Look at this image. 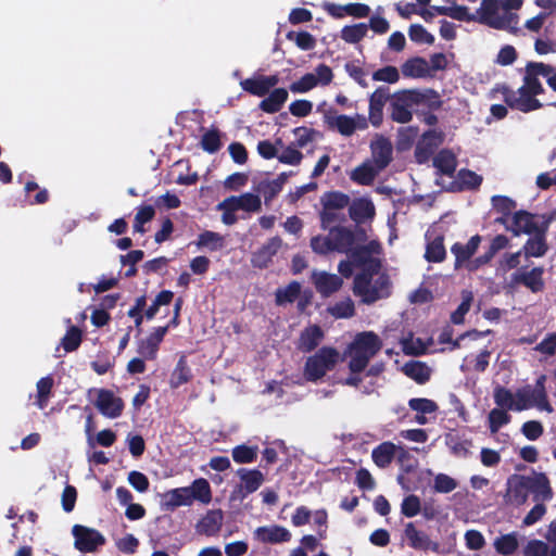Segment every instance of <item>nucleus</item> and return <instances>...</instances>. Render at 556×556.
<instances>
[{
	"label": "nucleus",
	"mask_w": 556,
	"mask_h": 556,
	"mask_svg": "<svg viewBox=\"0 0 556 556\" xmlns=\"http://www.w3.org/2000/svg\"><path fill=\"white\" fill-rule=\"evenodd\" d=\"M540 77L545 78L548 86L556 91V72L543 63H530L526 67L523 85L517 90H511L506 86L497 88L506 102L513 109L521 112H530L541 108V103L535 97L543 92Z\"/></svg>",
	"instance_id": "f257e3e1"
},
{
	"label": "nucleus",
	"mask_w": 556,
	"mask_h": 556,
	"mask_svg": "<svg viewBox=\"0 0 556 556\" xmlns=\"http://www.w3.org/2000/svg\"><path fill=\"white\" fill-rule=\"evenodd\" d=\"M523 0H482L477 10V21L495 29L515 31L518 28V10Z\"/></svg>",
	"instance_id": "f03ea898"
},
{
	"label": "nucleus",
	"mask_w": 556,
	"mask_h": 556,
	"mask_svg": "<svg viewBox=\"0 0 556 556\" xmlns=\"http://www.w3.org/2000/svg\"><path fill=\"white\" fill-rule=\"evenodd\" d=\"M390 290V279L380 262L375 257L370 258L365 263L363 273L355 278V294L361 296L364 303L370 304L389 296Z\"/></svg>",
	"instance_id": "7ed1b4c3"
},
{
	"label": "nucleus",
	"mask_w": 556,
	"mask_h": 556,
	"mask_svg": "<svg viewBox=\"0 0 556 556\" xmlns=\"http://www.w3.org/2000/svg\"><path fill=\"white\" fill-rule=\"evenodd\" d=\"M382 342L372 331L358 333L349 345L345 355L350 358L349 368L352 374L363 371L369 361L380 351Z\"/></svg>",
	"instance_id": "20e7f679"
},
{
	"label": "nucleus",
	"mask_w": 556,
	"mask_h": 556,
	"mask_svg": "<svg viewBox=\"0 0 556 556\" xmlns=\"http://www.w3.org/2000/svg\"><path fill=\"white\" fill-rule=\"evenodd\" d=\"M490 331L478 332L470 331L460 336L454 343V348H468L477 349L479 353L472 359V355H467L462 365L463 370H468L471 367L477 371H484L489 365L490 351L488 337Z\"/></svg>",
	"instance_id": "39448f33"
},
{
	"label": "nucleus",
	"mask_w": 556,
	"mask_h": 556,
	"mask_svg": "<svg viewBox=\"0 0 556 556\" xmlns=\"http://www.w3.org/2000/svg\"><path fill=\"white\" fill-rule=\"evenodd\" d=\"M262 206L260 195L247 192L240 195H231L217 204V210L222 211V222L225 225H232L237 222L235 213L243 211L248 213L258 212Z\"/></svg>",
	"instance_id": "423d86ee"
},
{
	"label": "nucleus",
	"mask_w": 556,
	"mask_h": 556,
	"mask_svg": "<svg viewBox=\"0 0 556 556\" xmlns=\"http://www.w3.org/2000/svg\"><path fill=\"white\" fill-rule=\"evenodd\" d=\"M426 100V96L419 90L409 89L395 92L391 97V117L397 123H408L413 116V110Z\"/></svg>",
	"instance_id": "0eeeda50"
},
{
	"label": "nucleus",
	"mask_w": 556,
	"mask_h": 556,
	"mask_svg": "<svg viewBox=\"0 0 556 556\" xmlns=\"http://www.w3.org/2000/svg\"><path fill=\"white\" fill-rule=\"evenodd\" d=\"M551 219L545 215L532 214L527 211H518L513 214L509 225L506 229L511 231L515 236L546 232Z\"/></svg>",
	"instance_id": "6e6552de"
},
{
	"label": "nucleus",
	"mask_w": 556,
	"mask_h": 556,
	"mask_svg": "<svg viewBox=\"0 0 556 556\" xmlns=\"http://www.w3.org/2000/svg\"><path fill=\"white\" fill-rule=\"evenodd\" d=\"M340 359L339 352L333 348H323L309 356L304 366V378L308 381H317L327 371L334 368Z\"/></svg>",
	"instance_id": "1a4fd4ad"
},
{
	"label": "nucleus",
	"mask_w": 556,
	"mask_h": 556,
	"mask_svg": "<svg viewBox=\"0 0 556 556\" xmlns=\"http://www.w3.org/2000/svg\"><path fill=\"white\" fill-rule=\"evenodd\" d=\"M334 78L333 71L327 64L320 63L313 71L305 73L291 83L289 89L292 93H307L315 88L329 86Z\"/></svg>",
	"instance_id": "9d476101"
},
{
	"label": "nucleus",
	"mask_w": 556,
	"mask_h": 556,
	"mask_svg": "<svg viewBox=\"0 0 556 556\" xmlns=\"http://www.w3.org/2000/svg\"><path fill=\"white\" fill-rule=\"evenodd\" d=\"M325 123L329 128L337 130L342 136H352L357 129L364 130L367 128V119L364 115L356 114L348 116L337 114L332 110H328L324 114Z\"/></svg>",
	"instance_id": "9b49d317"
},
{
	"label": "nucleus",
	"mask_w": 556,
	"mask_h": 556,
	"mask_svg": "<svg viewBox=\"0 0 556 556\" xmlns=\"http://www.w3.org/2000/svg\"><path fill=\"white\" fill-rule=\"evenodd\" d=\"M89 394H94L93 404L104 417L114 419L121 416L124 408V402L112 391L97 389L90 391Z\"/></svg>",
	"instance_id": "f8f14e48"
},
{
	"label": "nucleus",
	"mask_w": 556,
	"mask_h": 556,
	"mask_svg": "<svg viewBox=\"0 0 556 556\" xmlns=\"http://www.w3.org/2000/svg\"><path fill=\"white\" fill-rule=\"evenodd\" d=\"M74 546L81 553H93L105 543V538L96 529L75 525L72 529Z\"/></svg>",
	"instance_id": "ddd939ff"
},
{
	"label": "nucleus",
	"mask_w": 556,
	"mask_h": 556,
	"mask_svg": "<svg viewBox=\"0 0 556 556\" xmlns=\"http://www.w3.org/2000/svg\"><path fill=\"white\" fill-rule=\"evenodd\" d=\"M403 540L410 548L416 551L441 553L440 544L432 541L425 531L418 529L413 522L405 525Z\"/></svg>",
	"instance_id": "4468645a"
},
{
	"label": "nucleus",
	"mask_w": 556,
	"mask_h": 556,
	"mask_svg": "<svg viewBox=\"0 0 556 556\" xmlns=\"http://www.w3.org/2000/svg\"><path fill=\"white\" fill-rule=\"evenodd\" d=\"M240 484L231 492L230 500H243L248 494L255 492L264 482V475L256 469L241 468L237 471Z\"/></svg>",
	"instance_id": "2eb2a0df"
},
{
	"label": "nucleus",
	"mask_w": 556,
	"mask_h": 556,
	"mask_svg": "<svg viewBox=\"0 0 556 556\" xmlns=\"http://www.w3.org/2000/svg\"><path fill=\"white\" fill-rule=\"evenodd\" d=\"M520 412L536 407L540 410L552 414L553 406L548 402L547 394L539 393L532 386H525L517 390Z\"/></svg>",
	"instance_id": "dca6fc26"
},
{
	"label": "nucleus",
	"mask_w": 556,
	"mask_h": 556,
	"mask_svg": "<svg viewBox=\"0 0 556 556\" xmlns=\"http://www.w3.org/2000/svg\"><path fill=\"white\" fill-rule=\"evenodd\" d=\"M334 251L353 252L354 256H358L359 247L357 241L361 240L363 233H355L345 228H336L331 230Z\"/></svg>",
	"instance_id": "f3484780"
},
{
	"label": "nucleus",
	"mask_w": 556,
	"mask_h": 556,
	"mask_svg": "<svg viewBox=\"0 0 556 556\" xmlns=\"http://www.w3.org/2000/svg\"><path fill=\"white\" fill-rule=\"evenodd\" d=\"M370 149L371 159L369 161L382 170L392 160V143L388 139L377 136L371 141Z\"/></svg>",
	"instance_id": "a211bd4d"
},
{
	"label": "nucleus",
	"mask_w": 556,
	"mask_h": 556,
	"mask_svg": "<svg viewBox=\"0 0 556 556\" xmlns=\"http://www.w3.org/2000/svg\"><path fill=\"white\" fill-rule=\"evenodd\" d=\"M279 83L277 75L270 76H257L253 78H247L240 83L241 88L244 91L250 92L253 96L264 97L269 90Z\"/></svg>",
	"instance_id": "6ab92c4d"
},
{
	"label": "nucleus",
	"mask_w": 556,
	"mask_h": 556,
	"mask_svg": "<svg viewBox=\"0 0 556 556\" xmlns=\"http://www.w3.org/2000/svg\"><path fill=\"white\" fill-rule=\"evenodd\" d=\"M254 538L262 543L277 544L289 542L291 540V533L285 527L271 525L255 529Z\"/></svg>",
	"instance_id": "aec40b11"
},
{
	"label": "nucleus",
	"mask_w": 556,
	"mask_h": 556,
	"mask_svg": "<svg viewBox=\"0 0 556 556\" xmlns=\"http://www.w3.org/2000/svg\"><path fill=\"white\" fill-rule=\"evenodd\" d=\"M507 498L516 505L523 504L528 498L529 477L514 476L507 482Z\"/></svg>",
	"instance_id": "412c9836"
},
{
	"label": "nucleus",
	"mask_w": 556,
	"mask_h": 556,
	"mask_svg": "<svg viewBox=\"0 0 556 556\" xmlns=\"http://www.w3.org/2000/svg\"><path fill=\"white\" fill-rule=\"evenodd\" d=\"M168 330L167 326L156 328L148 338L138 343V353L146 359H154L159 345Z\"/></svg>",
	"instance_id": "4be33fe9"
},
{
	"label": "nucleus",
	"mask_w": 556,
	"mask_h": 556,
	"mask_svg": "<svg viewBox=\"0 0 556 556\" xmlns=\"http://www.w3.org/2000/svg\"><path fill=\"white\" fill-rule=\"evenodd\" d=\"M312 280L316 290L325 296L330 295L342 287V279L339 276L326 271H314Z\"/></svg>",
	"instance_id": "5701e85b"
},
{
	"label": "nucleus",
	"mask_w": 556,
	"mask_h": 556,
	"mask_svg": "<svg viewBox=\"0 0 556 556\" xmlns=\"http://www.w3.org/2000/svg\"><path fill=\"white\" fill-rule=\"evenodd\" d=\"M282 245V241L280 238H271L266 242L258 251H256L252 256V264L258 268L267 267L273 257L278 253Z\"/></svg>",
	"instance_id": "b1692460"
},
{
	"label": "nucleus",
	"mask_w": 556,
	"mask_h": 556,
	"mask_svg": "<svg viewBox=\"0 0 556 556\" xmlns=\"http://www.w3.org/2000/svg\"><path fill=\"white\" fill-rule=\"evenodd\" d=\"M529 491L533 494V498L536 502L549 501L553 496L549 480L542 472L529 477Z\"/></svg>",
	"instance_id": "393cba45"
},
{
	"label": "nucleus",
	"mask_w": 556,
	"mask_h": 556,
	"mask_svg": "<svg viewBox=\"0 0 556 556\" xmlns=\"http://www.w3.org/2000/svg\"><path fill=\"white\" fill-rule=\"evenodd\" d=\"M408 406L416 413L415 421L419 425L429 422L428 415H433L438 410V404L429 399L416 397L408 401Z\"/></svg>",
	"instance_id": "a878e982"
},
{
	"label": "nucleus",
	"mask_w": 556,
	"mask_h": 556,
	"mask_svg": "<svg viewBox=\"0 0 556 556\" xmlns=\"http://www.w3.org/2000/svg\"><path fill=\"white\" fill-rule=\"evenodd\" d=\"M223 513L219 509L208 510L197 523V531L207 536L215 535L223 525Z\"/></svg>",
	"instance_id": "bb28decb"
},
{
	"label": "nucleus",
	"mask_w": 556,
	"mask_h": 556,
	"mask_svg": "<svg viewBox=\"0 0 556 556\" xmlns=\"http://www.w3.org/2000/svg\"><path fill=\"white\" fill-rule=\"evenodd\" d=\"M189 497L190 504L199 502L203 505H207L212 501V490L208 481L204 478L195 479L190 485L185 486Z\"/></svg>",
	"instance_id": "cd10ccee"
},
{
	"label": "nucleus",
	"mask_w": 556,
	"mask_h": 556,
	"mask_svg": "<svg viewBox=\"0 0 556 556\" xmlns=\"http://www.w3.org/2000/svg\"><path fill=\"white\" fill-rule=\"evenodd\" d=\"M543 268L534 267L530 270H518L514 274L513 280L522 283L533 292H538L543 288Z\"/></svg>",
	"instance_id": "c85d7f7f"
},
{
	"label": "nucleus",
	"mask_w": 556,
	"mask_h": 556,
	"mask_svg": "<svg viewBox=\"0 0 556 556\" xmlns=\"http://www.w3.org/2000/svg\"><path fill=\"white\" fill-rule=\"evenodd\" d=\"M161 505L166 510H174L180 506H191L190 497L185 486L176 488L162 494Z\"/></svg>",
	"instance_id": "c756f323"
},
{
	"label": "nucleus",
	"mask_w": 556,
	"mask_h": 556,
	"mask_svg": "<svg viewBox=\"0 0 556 556\" xmlns=\"http://www.w3.org/2000/svg\"><path fill=\"white\" fill-rule=\"evenodd\" d=\"M402 74L408 78H425L430 76V66L427 60L416 56L408 59L401 66Z\"/></svg>",
	"instance_id": "7c9ffc66"
},
{
	"label": "nucleus",
	"mask_w": 556,
	"mask_h": 556,
	"mask_svg": "<svg viewBox=\"0 0 556 556\" xmlns=\"http://www.w3.org/2000/svg\"><path fill=\"white\" fill-rule=\"evenodd\" d=\"M493 399L497 407L505 410L520 412L519 400L517 391L513 392L509 389L497 386L493 392Z\"/></svg>",
	"instance_id": "2f4dec72"
},
{
	"label": "nucleus",
	"mask_w": 556,
	"mask_h": 556,
	"mask_svg": "<svg viewBox=\"0 0 556 556\" xmlns=\"http://www.w3.org/2000/svg\"><path fill=\"white\" fill-rule=\"evenodd\" d=\"M548 245L546 242V232H540L529 238L523 244L521 251L526 258L542 257L546 254Z\"/></svg>",
	"instance_id": "473e14b6"
},
{
	"label": "nucleus",
	"mask_w": 556,
	"mask_h": 556,
	"mask_svg": "<svg viewBox=\"0 0 556 556\" xmlns=\"http://www.w3.org/2000/svg\"><path fill=\"white\" fill-rule=\"evenodd\" d=\"M288 90L285 88L274 89L265 99L260 102V109L266 113L273 114L283 106L288 100Z\"/></svg>",
	"instance_id": "72a5a7b5"
},
{
	"label": "nucleus",
	"mask_w": 556,
	"mask_h": 556,
	"mask_svg": "<svg viewBox=\"0 0 556 556\" xmlns=\"http://www.w3.org/2000/svg\"><path fill=\"white\" fill-rule=\"evenodd\" d=\"M380 172L370 161H366L351 172L350 178L359 185H370Z\"/></svg>",
	"instance_id": "f704fd0d"
},
{
	"label": "nucleus",
	"mask_w": 556,
	"mask_h": 556,
	"mask_svg": "<svg viewBox=\"0 0 556 556\" xmlns=\"http://www.w3.org/2000/svg\"><path fill=\"white\" fill-rule=\"evenodd\" d=\"M397 446L392 442H383L372 450L371 458L374 463L380 467H388L396 453Z\"/></svg>",
	"instance_id": "c9c22d12"
},
{
	"label": "nucleus",
	"mask_w": 556,
	"mask_h": 556,
	"mask_svg": "<svg viewBox=\"0 0 556 556\" xmlns=\"http://www.w3.org/2000/svg\"><path fill=\"white\" fill-rule=\"evenodd\" d=\"M402 371L419 384L426 383L431 376V369L425 363L418 361L404 364Z\"/></svg>",
	"instance_id": "e433bc0d"
},
{
	"label": "nucleus",
	"mask_w": 556,
	"mask_h": 556,
	"mask_svg": "<svg viewBox=\"0 0 556 556\" xmlns=\"http://www.w3.org/2000/svg\"><path fill=\"white\" fill-rule=\"evenodd\" d=\"M481 242L479 236H473L466 244L456 243L452 247V253L456 257V267L467 262L478 250Z\"/></svg>",
	"instance_id": "4c0bfd02"
},
{
	"label": "nucleus",
	"mask_w": 556,
	"mask_h": 556,
	"mask_svg": "<svg viewBox=\"0 0 556 556\" xmlns=\"http://www.w3.org/2000/svg\"><path fill=\"white\" fill-rule=\"evenodd\" d=\"M388 96L382 89H377L369 99V119L374 126H379L382 121V110Z\"/></svg>",
	"instance_id": "58836bf2"
},
{
	"label": "nucleus",
	"mask_w": 556,
	"mask_h": 556,
	"mask_svg": "<svg viewBox=\"0 0 556 556\" xmlns=\"http://www.w3.org/2000/svg\"><path fill=\"white\" fill-rule=\"evenodd\" d=\"M350 215L356 222H364L374 217L375 206L368 199H357L350 206Z\"/></svg>",
	"instance_id": "ea45409f"
},
{
	"label": "nucleus",
	"mask_w": 556,
	"mask_h": 556,
	"mask_svg": "<svg viewBox=\"0 0 556 556\" xmlns=\"http://www.w3.org/2000/svg\"><path fill=\"white\" fill-rule=\"evenodd\" d=\"M508 245H509V239L504 235H497L491 241L489 252L484 256L476 260L475 262L468 263L467 264L468 269H470V270L476 269L478 267V263L479 264L488 263L498 251L508 248Z\"/></svg>",
	"instance_id": "a19ab883"
},
{
	"label": "nucleus",
	"mask_w": 556,
	"mask_h": 556,
	"mask_svg": "<svg viewBox=\"0 0 556 556\" xmlns=\"http://www.w3.org/2000/svg\"><path fill=\"white\" fill-rule=\"evenodd\" d=\"M433 165L440 173L452 175L456 168V156L448 150H442L433 159Z\"/></svg>",
	"instance_id": "79ce46f5"
},
{
	"label": "nucleus",
	"mask_w": 556,
	"mask_h": 556,
	"mask_svg": "<svg viewBox=\"0 0 556 556\" xmlns=\"http://www.w3.org/2000/svg\"><path fill=\"white\" fill-rule=\"evenodd\" d=\"M511 420V416L507 410L502 409L500 407H495L490 410L488 415V427L491 435H494L498 432V430L508 425Z\"/></svg>",
	"instance_id": "37998d69"
},
{
	"label": "nucleus",
	"mask_w": 556,
	"mask_h": 556,
	"mask_svg": "<svg viewBox=\"0 0 556 556\" xmlns=\"http://www.w3.org/2000/svg\"><path fill=\"white\" fill-rule=\"evenodd\" d=\"M323 339V331L317 326H309L300 337L299 346L304 351H311L318 345Z\"/></svg>",
	"instance_id": "c03bdc74"
},
{
	"label": "nucleus",
	"mask_w": 556,
	"mask_h": 556,
	"mask_svg": "<svg viewBox=\"0 0 556 556\" xmlns=\"http://www.w3.org/2000/svg\"><path fill=\"white\" fill-rule=\"evenodd\" d=\"M493 545L497 553L507 556L516 552L519 542L516 533H508L496 538Z\"/></svg>",
	"instance_id": "a18cd8bd"
},
{
	"label": "nucleus",
	"mask_w": 556,
	"mask_h": 556,
	"mask_svg": "<svg viewBox=\"0 0 556 556\" xmlns=\"http://www.w3.org/2000/svg\"><path fill=\"white\" fill-rule=\"evenodd\" d=\"M197 245L199 248H206L210 251H217L225 247V239L222 235L207 230L199 236Z\"/></svg>",
	"instance_id": "49530a36"
},
{
	"label": "nucleus",
	"mask_w": 556,
	"mask_h": 556,
	"mask_svg": "<svg viewBox=\"0 0 556 556\" xmlns=\"http://www.w3.org/2000/svg\"><path fill=\"white\" fill-rule=\"evenodd\" d=\"M462 302L455 312L451 315V320L455 325H460L464 323L465 315L469 312L471 304L473 302V293L469 290L462 291Z\"/></svg>",
	"instance_id": "de8ad7c7"
},
{
	"label": "nucleus",
	"mask_w": 556,
	"mask_h": 556,
	"mask_svg": "<svg viewBox=\"0 0 556 556\" xmlns=\"http://www.w3.org/2000/svg\"><path fill=\"white\" fill-rule=\"evenodd\" d=\"M321 203L325 211L330 208H342L349 204V197L341 192H328L321 197ZM327 212L323 213V219L325 220Z\"/></svg>",
	"instance_id": "09e8293b"
},
{
	"label": "nucleus",
	"mask_w": 556,
	"mask_h": 556,
	"mask_svg": "<svg viewBox=\"0 0 556 556\" xmlns=\"http://www.w3.org/2000/svg\"><path fill=\"white\" fill-rule=\"evenodd\" d=\"M258 453L257 446L238 445L232 450V458L238 464L252 463Z\"/></svg>",
	"instance_id": "8fccbe9b"
},
{
	"label": "nucleus",
	"mask_w": 556,
	"mask_h": 556,
	"mask_svg": "<svg viewBox=\"0 0 556 556\" xmlns=\"http://www.w3.org/2000/svg\"><path fill=\"white\" fill-rule=\"evenodd\" d=\"M189 379H190V369L187 366L185 358L181 357L178 361V363L172 374L170 386L173 388H178L179 386L187 383L189 381Z\"/></svg>",
	"instance_id": "3c124183"
},
{
	"label": "nucleus",
	"mask_w": 556,
	"mask_h": 556,
	"mask_svg": "<svg viewBox=\"0 0 556 556\" xmlns=\"http://www.w3.org/2000/svg\"><path fill=\"white\" fill-rule=\"evenodd\" d=\"M408 36L416 43L432 45L434 42V36L420 24H412L408 28Z\"/></svg>",
	"instance_id": "603ef678"
},
{
	"label": "nucleus",
	"mask_w": 556,
	"mask_h": 556,
	"mask_svg": "<svg viewBox=\"0 0 556 556\" xmlns=\"http://www.w3.org/2000/svg\"><path fill=\"white\" fill-rule=\"evenodd\" d=\"M367 25L364 23L346 26L342 29L341 37L344 41L355 43L365 37Z\"/></svg>",
	"instance_id": "864d4df0"
},
{
	"label": "nucleus",
	"mask_w": 556,
	"mask_h": 556,
	"mask_svg": "<svg viewBox=\"0 0 556 556\" xmlns=\"http://www.w3.org/2000/svg\"><path fill=\"white\" fill-rule=\"evenodd\" d=\"M401 344L403 351L409 355H419L427 350V344L421 339L415 338L414 336L404 338Z\"/></svg>",
	"instance_id": "5fc2aeb1"
},
{
	"label": "nucleus",
	"mask_w": 556,
	"mask_h": 556,
	"mask_svg": "<svg viewBox=\"0 0 556 556\" xmlns=\"http://www.w3.org/2000/svg\"><path fill=\"white\" fill-rule=\"evenodd\" d=\"M457 485V481L445 473H438L433 480V489L438 493H450L454 491Z\"/></svg>",
	"instance_id": "6e6d98bb"
},
{
	"label": "nucleus",
	"mask_w": 556,
	"mask_h": 556,
	"mask_svg": "<svg viewBox=\"0 0 556 556\" xmlns=\"http://www.w3.org/2000/svg\"><path fill=\"white\" fill-rule=\"evenodd\" d=\"M445 257V249L442 238H435L427 245L426 258L429 262H441Z\"/></svg>",
	"instance_id": "4d7b16f0"
},
{
	"label": "nucleus",
	"mask_w": 556,
	"mask_h": 556,
	"mask_svg": "<svg viewBox=\"0 0 556 556\" xmlns=\"http://www.w3.org/2000/svg\"><path fill=\"white\" fill-rule=\"evenodd\" d=\"M287 38L301 49V50H311L315 47L314 37L307 31H290L287 35Z\"/></svg>",
	"instance_id": "13d9d810"
},
{
	"label": "nucleus",
	"mask_w": 556,
	"mask_h": 556,
	"mask_svg": "<svg viewBox=\"0 0 556 556\" xmlns=\"http://www.w3.org/2000/svg\"><path fill=\"white\" fill-rule=\"evenodd\" d=\"M311 247L314 252L319 254H326L330 251H334L331 231L328 236H316L312 238Z\"/></svg>",
	"instance_id": "bf43d9fd"
},
{
	"label": "nucleus",
	"mask_w": 556,
	"mask_h": 556,
	"mask_svg": "<svg viewBox=\"0 0 556 556\" xmlns=\"http://www.w3.org/2000/svg\"><path fill=\"white\" fill-rule=\"evenodd\" d=\"M202 148L208 152L214 153L220 148V134L216 129L207 130L201 140Z\"/></svg>",
	"instance_id": "052dcab7"
},
{
	"label": "nucleus",
	"mask_w": 556,
	"mask_h": 556,
	"mask_svg": "<svg viewBox=\"0 0 556 556\" xmlns=\"http://www.w3.org/2000/svg\"><path fill=\"white\" fill-rule=\"evenodd\" d=\"M301 290V286L298 282H291L283 289H279L276 292V300L279 304L294 301Z\"/></svg>",
	"instance_id": "680f3d73"
},
{
	"label": "nucleus",
	"mask_w": 556,
	"mask_h": 556,
	"mask_svg": "<svg viewBox=\"0 0 556 556\" xmlns=\"http://www.w3.org/2000/svg\"><path fill=\"white\" fill-rule=\"evenodd\" d=\"M421 502L416 495L406 496L401 505V511L404 516L412 518L420 513Z\"/></svg>",
	"instance_id": "e2e57ef3"
},
{
	"label": "nucleus",
	"mask_w": 556,
	"mask_h": 556,
	"mask_svg": "<svg viewBox=\"0 0 556 556\" xmlns=\"http://www.w3.org/2000/svg\"><path fill=\"white\" fill-rule=\"evenodd\" d=\"M548 545L541 540H530L523 548L525 556H549Z\"/></svg>",
	"instance_id": "0e129e2a"
},
{
	"label": "nucleus",
	"mask_w": 556,
	"mask_h": 556,
	"mask_svg": "<svg viewBox=\"0 0 556 556\" xmlns=\"http://www.w3.org/2000/svg\"><path fill=\"white\" fill-rule=\"evenodd\" d=\"M81 342V332L77 327H71L62 339V345L66 352L76 350Z\"/></svg>",
	"instance_id": "69168bd1"
},
{
	"label": "nucleus",
	"mask_w": 556,
	"mask_h": 556,
	"mask_svg": "<svg viewBox=\"0 0 556 556\" xmlns=\"http://www.w3.org/2000/svg\"><path fill=\"white\" fill-rule=\"evenodd\" d=\"M372 79L377 81L395 84L400 79V72L394 66H384L374 73Z\"/></svg>",
	"instance_id": "338daca9"
},
{
	"label": "nucleus",
	"mask_w": 556,
	"mask_h": 556,
	"mask_svg": "<svg viewBox=\"0 0 556 556\" xmlns=\"http://www.w3.org/2000/svg\"><path fill=\"white\" fill-rule=\"evenodd\" d=\"M520 431L528 440L535 441L543 434L544 427L538 420H529L521 426Z\"/></svg>",
	"instance_id": "774afa93"
}]
</instances>
